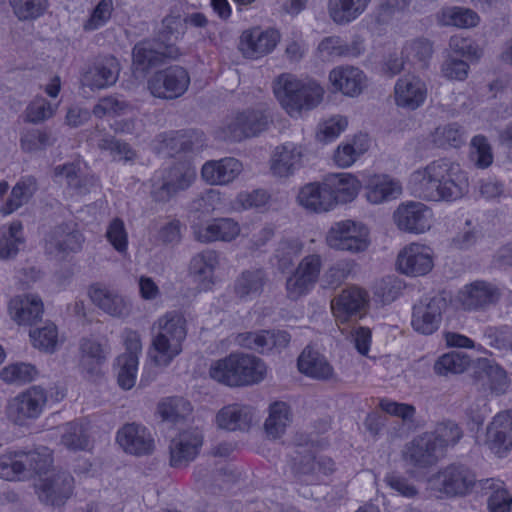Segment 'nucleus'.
<instances>
[{"mask_svg":"<svg viewBox=\"0 0 512 512\" xmlns=\"http://www.w3.org/2000/svg\"><path fill=\"white\" fill-rule=\"evenodd\" d=\"M408 187L416 197L431 202L451 203L469 192V179L460 164L439 158L414 170Z\"/></svg>","mask_w":512,"mask_h":512,"instance_id":"nucleus-1","label":"nucleus"},{"mask_svg":"<svg viewBox=\"0 0 512 512\" xmlns=\"http://www.w3.org/2000/svg\"><path fill=\"white\" fill-rule=\"evenodd\" d=\"M150 357L157 366H168L183 350L187 337V322L177 311L158 317L151 328Z\"/></svg>","mask_w":512,"mask_h":512,"instance_id":"nucleus-2","label":"nucleus"},{"mask_svg":"<svg viewBox=\"0 0 512 512\" xmlns=\"http://www.w3.org/2000/svg\"><path fill=\"white\" fill-rule=\"evenodd\" d=\"M274 94L291 117H299L303 111L317 107L324 96V89L314 80H301L285 73L274 82Z\"/></svg>","mask_w":512,"mask_h":512,"instance_id":"nucleus-3","label":"nucleus"},{"mask_svg":"<svg viewBox=\"0 0 512 512\" xmlns=\"http://www.w3.org/2000/svg\"><path fill=\"white\" fill-rule=\"evenodd\" d=\"M50 451L42 447L33 451H16L0 457V477L8 481L24 480L41 475L52 465Z\"/></svg>","mask_w":512,"mask_h":512,"instance_id":"nucleus-4","label":"nucleus"},{"mask_svg":"<svg viewBox=\"0 0 512 512\" xmlns=\"http://www.w3.org/2000/svg\"><path fill=\"white\" fill-rule=\"evenodd\" d=\"M477 483L476 474L470 467L451 463L427 479V488L440 497H462L470 494Z\"/></svg>","mask_w":512,"mask_h":512,"instance_id":"nucleus-5","label":"nucleus"},{"mask_svg":"<svg viewBox=\"0 0 512 512\" xmlns=\"http://www.w3.org/2000/svg\"><path fill=\"white\" fill-rule=\"evenodd\" d=\"M196 177V167L191 162H177L154 174L151 179V196L157 202H167L179 192L187 190Z\"/></svg>","mask_w":512,"mask_h":512,"instance_id":"nucleus-6","label":"nucleus"},{"mask_svg":"<svg viewBox=\"0 0 512 512\" xmlns=\"http://www.w3.org/2000/svg\"><path fill=\"white\" fill-rule=\"evenodd\" d=\"M34 484L38 500L54 509H61L74 492V478L66 471L47 468Z\"/></svg>","mask_w":512,"mask_h":512,"instance_id":"nucleus-7","label":"nucleus"},{"mask_svg":"<svg viewBox=\"0 0 512 512\" xmlns=\"http://www.w3.org/2000/svg\"><path fill=\"white\" fill-rule=\"evenodd\" d=\"M269 116L261 109H246L227 117L221 128L223 138L239 142L267 130Z\"/></svg>","mask_w":512,"mask_h":512,"instance_id":"nucleus-8","label":"nucleus"},{"mask_svg":"<svg viewBox=\"0 0 512 512\" xmlns=\"http://www.w3.org/2000/svg\"><path fill=\"white\" fill-rule=\"evenodd\" d=\"M368 234L365 225L352 220H344L331 226L326 236V242L330 248L357 253L367 249Z\"/></svg>","mask_w":512,"mask_h":512,"instance_id":"nucleus-9","label":"nucleus"},{"mask_svg":"<svg viewBox=\"0 0 512 512\" xmlns=\"http://www.w3.org/2000/svg\"><path fill=\"white\" fill-rule=\"evenodd\" d=\"M447 308L448 302L441 295L421 298L413 306L411 319L413 329L423 335L433 334L439 329Z\"/></svg>","mask_w":512,"mask_h":512,"instance_id":"nucleus-10","label":"nucleus"},{"mask_svg":"<svg viewBox=\"0 0 512 512\" xmlns=\"http://www.w3.org/2000/svg\"><path fill=\"white\" fill-rule=\"evenodd\" d=\"M47 403V394L39 386H32L11 399L7 405V416L15 424L24 425L37 419Z\"/></svg>","mask_w":512,"mask_h":512,"instance_id":"nucleus-11","label":"nucleus"},{"mask_svg":"<svg viewBox=\"0 0 512 512\" xmlns=\"http://www.w3.org/2000/svg\"><path fill=\"white\" fill-rule=\"evenodd\" d=\"M321 269L322 257L319 254L305 256L286 280L288 297L297 300L308 294L317 283Z\"/></svg>","mask_w":512,"mask_h":512,"instance_id":"nucleus-12","label":"nucleus"},{"mask_svg":"<svg viewBox=\"0 0 512 512\" xmlns=\"http://www.w3.org/2000/svg\"><path fill=\"white\" fill-rule=\"evenodd\" d=\"M190 84L188 72L180 66H171L156 72L148 81L151 94L158 98L175 99L183 95Z\"/></svg>","mask_w":512,"mask_h":512,"instance_id":"nucleus-13","label":"nucleus"},{"mask_svg":"<svg viewBox=\"0 0 512 512\" xmlns=\"http://www.w3.org/2000/svg\"><path fill=\"white\" fill-rule=\"evenodd\" d=\"M402 457L415 470L431 468L445 458L426 432L417 435L405 445Z\"/></svg>","mask_w":512,"mask_h":512,"instance_id":"nucleus-14","label":"nucleus"},{"mask_svg":"<svg viewBox=\"0 0 512 512\" xmlns=\"http://www.w3.org/2000/svg\"><path fill=\"white\" fill-rule=\"evenodd\" d=\"M84 237L73 223L56 226L46 237L45 251L56 259H64L70 253L82 249Z\"/></svg>","mask_w":512,"mask_h":512,"instance_id":"nucleus-15","label":"nucleus"},{"mask_svg":"<svg viewBox=\"0 0 512 512\" xmlns=\"http://www.w3.org/2000/svg\"><path fill=\"white\" fill-rule=\"evenodd\" d=\"M432 210L422 202L408 201L400 204L393 218L397 227L405 232L421 234L432 226Z\"/></svg>","mask_w":512,"mask_h":512,"instance_id":"nucleus-16","label":"nucleus"},{"mask_svg":"<svg viewBox=\"0 0 512 512\" xmlns=\"http://www.w3.org/2000/svg\"><path fill=\"white\" fill-rule=\"evenodd\" d=\"M397 266L399 271L407 276H424L433 269V250L424 244L411 243L399 252Z\"/></svg>","mask_w":512,"mask_h":512,"instance_id":"nucleus-17","label":"nucleus"},{"mask_svg":"<svg viewBox=\"0 0 512 512\" xmlns=\"http://www.w3.org/2000/svg\"><path fill=\"white\" fill-rule=\"evenodd\" d=\"M88 294L95 306L114 318L124 319L132 313L131 300L115 289L95 283L89 287Z\"/></svg>","mask_w":512,"mask_h":512,"instance_id":"nucleus-18","label":"nucleus"},{"mask_svg":"<svg viewBox=\"0 0 512 512\" xmlns=\"http://www.w3.org/2000/svg\"><path fill=\"white\" fill-rule=\"evenodd\" d=\"M427 93L426 83L413 74L400 77L394 85L395 104L407 111H414L421 107L427 98Z\"/></svg>","mask_w":512,"mask_h":512,"instance_id":"nucleus-19","label":"nucleus"},{"mask_svg":"<svg viewBox=\"0 0 512 512\" xmlns=\"http://www.w3.org/2000/svg\"><path fill=\"white\" fill-rule=\"evenodd\" d=\"M203 436L197 429L180 432L169 445L170 465L174 468L187 466L199 453Z\"/></svg>","mask_w":512,"mask_h":512,"instance_id":"nucleus-20","label":"nucleus"},{"mask_svg":"<svg viewBox=\"0 0 512 512\" xmlns=\"http://www.w3.org/2000/svg\"><path fill=\"white\" fill-rule=\"evenodd\" d=\"M501 297L500 289L486 281H474L460 291L459 299L465 310H483L496 305Z\"/></svg>","mask_w":512,"mask_h":512,"instance_id":"nucleus-21","label":"nucleus"},{"mask_svg":"<svg viewBox=\"0 0 512 512\" xmlns=\"http://www.w3.org/2000/svg\"><path fill=\"white\" fill-rule=\"evenodd\" d=\"M279 39L277 30L255 27L242 33L240 50L246 58L258 59L272 52Z\"/></svg>","mask_w":512,"mask_h":512,"instance_id":"nucleus-22","label":"nucleus"},{"mask_svg":"<svg viewBox=\"0 0 512 512\" xmlns=\"http://www.w3.org/2000/svg\"><path fill=\"white\" fill-rule=\"evenodd\" d=\"M191 228L194 239L201 243L231 242L241 231L239 223L232 218H217L204 224H193Z\"/></svg>","mask_w":512,"mask_h":512,"instance_id":"nucleus-23","label":"nucleus"},{"mask_svg":"<svg viewBox=\"0 0 512 512\" xmlns=\"http://www.w3.org/2000/svg\"><path fill=\"white\" fill-rule=\"evenodd\" d=\"M54 176L65 181L67 187L77 195H86L97 186L95 175L89 173L81 161L68 162L54 168Z\"/></svg>","mask_w":512,"mask_h":512,"instance_id":"nucleus-24","label":"nucleus"},{"mask_svg":"<svg viewBox=\"0 0 512 512\" xmlns=\"http://www.w3.org/2000/svg\"><path fill=\"white\" fill-rule=\"evenodd\" d=\"M367 304L366 291L358 287H349L331 301V309L337 321L346 322L352 317H360Z\"/></svg>","mask_w":512,"mask_h":512,"instance_id":"nucleus-25","label":"nucleus"},{"mask_svg":"<svg viewBox=\"0 0 512 512\" xmlns=\"http://www.w3.org/2000/svg\"><path fill=\"white\" fill-rule=\"evenodd\" d=\"M487 445L502 457L512 449V410L495 415L487 427Z\"/></svg>","mask_w":512,"mask_h":512,"instance_id":"nucleus-26","label":"nucleus"},{"mask_svg":"<svg viewBox=\"0 0 512 512\" xmlns=\"http://www.w3.org/2000/svg\"><path fill=\"white\" fill-rule=\"evenodd\" d=\"M402 194L400 181L388 174L367 176L364 182V196L371 204L377 205L397 199Z\"/></svg>","mask_w":512,"mask_h":512,"instance_id":"nucleus-27","label":"nucleus"},{"mask_svg":"<svg viewBox=\"0 0 512 512\" xmlns=\"http://www.w3.org/2000/svg\"><path fill=\"white\" fill-rule=\"evenodd\" d=\"M133 64L141 70L160 64L165 58H176L178 50L173 45H164L159 41H142L133 48Z\"/></svg>","mask_w":512,"mask_h":512,"instance_id":"nucleus-28","label":"nucleus"},{"mask_svg":"<svg viewBox=\"0 0 512 512\" xmlns=\"http://www.w3.org/2000/svg\"><path fill=\"white\" fill-rule=\"evenodd\" d=\"M117 441L125 452L137 456L151 453L154 447L148 429L136 423L124 425L117 433Z\"/></svg>","mask_w":512,"mask_h":512,"instance_id":"nucleus-29","label":"nucleus"},{"mask_svg":"<svg viewBox=\"0 0 512 512\" xmlns=\"http://www.w3.org/2000/svg\"><path fill=\"white\" fill-rule=\"evenodd\" d=\"M237 341L245 348L265 353L273 349L285 348L290 342V335L283 330H263L239 334Z\"/></svg>","mask_w":512,"mask_h":512,"instance_id":"nucleus-30","label":"nucleus"},{"mask_svg":"<svg viewBox=\"0 0 512 512\" xmlns=\"http://www.w3.org/2000/svg\"><path fill=\"white\" fill-rule=\"evenodd\" d=\"M301 147L292 142L279 145L273 151L270 160V169L277 177H289L301 167Z\"/></svg>","mask_w":512,"mask_h":512,"instance_id":"nucleus-31","label":"nucleus"},{"mask_svg":"<svg viewBox=\"0 0 512 512\" xmlns=\"http://www.w3.org/2000/svg\"><path fill=\"white\" fill-rule=\"evenodd\" d=\"M219 265V253L212 249H205L192 257L189 272L195 282L203 289H208L214 284V273Z\"/></svg>","mask_w":512,"mask_h":512,"instance_id":"nucleus-32","label":"nucleus"},{"mask_svg":"<svg viewBox=\"0 0 512 512\" xmlns=\"http://www.w3.org/2000/svg\"><path fill=\"white\" fill-rule=\"evenodd\" d=\"M241 171V162L227 157L206 162L201 169V176L210 185H225L232 182Z\"/></svg>","mask_w":512,"mask_h":512,"instance_id":"nucleus-33","label":"nucleus"},{"mask_svg":"<svg viewBox=\"0 0 512 512\" xmlns=\"http://www.w3.org/2000/svg\"><path fill=\"white\" fill-rule=\"evenodd\" d=\"M235 365V387L258 384L266 377V364L254 355L236 353Z\"/></svg>","mask_w":512,"mask_h":512,"instance_id":"nucleus-34","label":"nucleus"},{"mask_svg":"<svg viewBox=\"0 0 512 512\" xmlns=\"http://www.w3.org/2000/svg\"><path fill=\"white\" fill-rule=\"evenodd\" d=\"M256 412L248 405L231 404L223 407L216 415L219 428L228 431H247L251 427Z\"/></svg>","mask_w":512,"mask_h":512,"instance_id":"nucleus-35","label":"nucleus"},{"mask_svg":"<svg viewBox=\"0 0 512 512\" xmlns=\"http://www.w3.org/2000/svg\"><path fill=\"white\" fill-rule=\"evenodd\" d=\"M365 79L363 71L353 66H339L329 73V81L334 89L351 97L363 91Z\"/></svg>","mask_w":512,"mask_h":512,"instance_id":"nucleus-36","label":"nucleus"},{"mask_svg":"<svg viewBox=\"0 0 512 512\" xmlns=\"http://www.w3.org/2000/svg\"><path fill=\"white\" fill-rule=\"evenodd\" d=\"M9 313L18 324L32 325L41 319L43 302L37 295H19L10 300Z\"/></svg>","mask_w":512,"mask_h":512,"instance_id":"nucleus-37","label":"nucleus"},{"mask_svg":"<svg viewBox=\"0 0 512 512\" xmlns=\"http://www.w3.org/2000/svg\"><path fill=\"white\" fill-rule=\"evenodd\" d=\"M298 203L305 209L321 213L332 210L331 191L326 183H308L297 196Z\"/></svg>","mask_w":512,"mask_h":512,"instance_id":"nucleus-38","label":"nucleus"},{"mask_svg":"<svg viewBox=\"0 0 512 512\" xmlns=\"http://www.w3.org/2000/svg\"><path fill=\"white\" fill-rule=\"evenodd\" d=\"M325 183L331 191L332 209L337 204L353 201L360 189L357 178L349 173L331 175Z\"/></svg>","mask_w":512,"mask_h":512,"instance_id":"nucleus-39","label":"nucleus"},{"mask_svg":"<svg viewBox=\"0 0 512 512\" xmlns=\"http://www.w3.org/2000/svg\"><path fill=\"white\" fill-rule=\"evenodd\" d=\"M372 0H328L327 11L337 25H347L360 17Z\"/></svg>","mask_w":512,"mask_h":512,"instance_id":"nucleus-40","label":"nucleus"},{"mask_svg":"<svg viewBox=\"0 0 512 512\" xmlns=\"http://www.w3.org/2000/svg\"><path fill=\"white\" fill-rule=\"evenodd\" d=\"M474 377L482 386H487L497 394H503L510 383L506 371L487 359L479 361L474 370Z\"/></svg>","mask_w":512,"mask_h":512,"instance_id":"nucleus-41","label":"nucleus"},{"mask_svg":"<svg viewBox=\"0 0 512 512\" xmlns=\"http://www.w3.org/2000/svg\"><path fill=\"white\" fill-rule=\"evenodd\" d=\"M436 21L440 26L468 29L476 27L480 22V17L469 8L445 6L436 13Z\"/></svg>","mask_w":512,"mask_h":512,"instance_id":"nucleus-42","label":"nucleus"},{"mask_svg":"<svg viewBox=\"0 0 512 512\" xmlns=\"http://www.w3.org/2000/svg\"><path fill=\"white\" fill-rule=\"evenodd\" d=\"M119 75V65L114 57L98 61L85 74L84 81L91 88L102 89L113 85Z\"/></svg>","mask_w":512,"mask_h":512,"instance_id":"nucleus-43","label":"nucleus"},{"mask_svg":"<svg viewBox=\"0 0 512 512\" xmlns=\"http://www.w3.org/2000/svg\"><path fill=\"white\" fill-rule=\"evenodd\" d=\"M298 369L301 373L320 380L329 379L333 368L319 352L306 348L298 358Z\"/></svg>","mask_w":512,"mask_h":512,"instance_id":"nucleus-44","label":"nucleus"},{"mask_svg":"<svg viewBox=\"0 0 512 512\" xmlns=\"http://www.w3.org/2000/svg\"><path fill=\"white\" fill-rule=\"evenodd\" d=\"M37 189V181L34 177H22L12 188L10 197L0 207V213L9 215L18 210L30 201Z\"/></svg>","mask_w":512,"mask_h":512,"instance_id":"nucleus-45","label":"nucleus"},{"mask_svg":"<svg viewBox=\"0 0 512 512\" xmlns=\"http://www.w3.org/2000/svg\"><path fill=\"white\" fill-rule=\"evenodd\" d=\"M61 444L71 451L88 450L91 445L88 424L75 420L61 426Z\"/></svg>","mask_w":512,"mask_h":512,"instance_id":"nucleus-46","label":"nucleus"},{"mask_svg":"<svg viewBox=\"0 0 512 512\" xmlns=\"http://www.w3.org/2000/svg\"><path fill=\"white\" fill-rule=\"evenodd\" d=\"M292 422L290 406L282 401H277L269 406V414L264 423L267 435L271 438H280Z\"/></svg>","mask_w":512,"mask_h":512,"instance_id":"nucleus-47","label":"nucleus"},{"mask_svg":"<svg viewBox=\"0 0 512 512\" xmlns=\"http://www.w3.org/2000/svg\"><path fill=\"white\" fill-rule=\"evenodd\" d=\"M426 433L445 457L448 449L456 446L463 437L462 428L451 420L437 423L433 430Z\"/></svg>","mask_w":512,"mask_h":512,"instance_id":"nucleus-48","label":"nucleus"},{"mask_svg":"<svg viewBox=\"0 0 512 512\" xmlns=\"http://www.w3.org/2000/svg\"><path fill=\"white\" fill-rule=\"evenodd\" d=\"M481 490L488 494V506L490 512H510L512 506V496L504 488V483L500 480L485 479L480 480Z\"/></svg>","mask_w":512,"mask_h":512,"instance_id":"nucleus-49","label":"nucleus"},{"mask_svg":"<svg viewBox=\"0 0 512 512\" xmlns=\"http://www.w3.org/2000/svg\"><path fill=\"white\" fill-rule=\"evenodd\" d=\"M318 53L322 60L329 61L336 57L358 56L361 52L359 43L346 44L339 36L325 37L318 45Z\"/></svg>","mask_w":512,"mask_h":512,"instance_id":"nucleus-50","label":"nucleus"},{"mask_svg":"<svg viewBox=\"0 0 512 512\" xmlns=\"http://www.w3.org/2000/svg\"><path fill=\"white\" fill-rule=\"evenodd\" d=\"M430 138L437 148H458L465 143L466 132L458 123H449L435 128Z\"/></svg>","mask_w":512,"mask_h":512,"instance_id":"nucleus-51","label":"nucleus"},{"mask_svg":"<svg viewBox=\"0 0 512 512\" xmlns=\"http://www.w3.org/2000/svg\"><path fill=\"white\" fill-rule=\"evenodd\" d=\"M266 280L262 269H251L241 273L235 282V293L240 298L255 296L261 293Z\"/></svg>","mask_w":512,"mask_h":512,"instance_id":"nucleus-52","label":"nucleus"},{"mask_svg":"<svg viewBox=\"0 0 512 512\" xmlns=\"http://www.w3.org/2000/svg\"><path fill=\"white\" fill-rule=\"evenodd\" d=\"M23 226L20 222H13L8 228H0V258L10 259L17 255L19 245L24 243L22 235Z\"/></svg>","mask_w":512,"mask_h":512,"instance_id":"nucleus-53","label":"nucleus"},{"mask_svg":"<svg viewBox=\"0 0 512 512\" xmlns=\"http://www.w3.org/2000/svg\"><path fill=\"white\" fill-rule=\"evenodd\" d=\"M470 357L462 352H450L442 355L434 364V371L437 375L447 376L449 374H460L470 366Z\"/></svg>","mask_w":512,"mask_h":512,"instance_id":"nucleus-54","label":"nucleus"},{"mask_svg":"<svg viewBox=\"0 0 512 512\" xmlns=\"http://www.w3.org/2000/svg\"><path fill=\"white\" fill-rule=\"evenodd\" d=\"M367 145L360 137L341 143L334 152L333 160L338 167H350L366 150Z\"/></svg>","mask_w":512,"mask_h":512,"instance_id":"nucleus-55","label":"nucleus"},{"mask_svg":"<svg viewBox=\"0 0 512 512\" xmlns=\"http://www.w3.org/2000/svg\"><path fill=\"white\" fill-rule=\"evenodd\" d=\"M303 244L299 239H282L278 242L274 252V258L280 270L285 271L290 268L294 260L300 255Z\"/></svg>","mask_w":512,"mask_h":512,"instance_id":"nucleus-56","label":"nucleus"},{"mask_svg":"<svg viewBox=\"0 0 512 512\" xmlns=\"http://www.w3.org/2000/svg\"><path fill=\"white\" fill-rule=\"evenodd\" d=\"M236 353L212 362L209 375L210 377L224 385L235 387V368Z\"/></svg>","mask_w":512,"mask_h":512,"instance_id":"nucleus-57","label":"nucleus"},{"mask_svg":"<svg viewBox=\"0 0 512 512\" xmlns=\"http://www.w3.org/2000/svg\"><path fill=\"white\" fill-rule=\"evenodd\" d=\"M30 337L35 348L53 353L59 344L58 330L53 323H46L41 328L30 330Z\"/></svg>","mask_w":512,"mask_h":512,"instance_id":"nucleus-58","label":"nucleus"},{"mask_svg":"<svg viewBox=\"0 0 512 512\" xmlns=\"http://www.w3.org/2000/svg\"><path fill=\"white\" fill-rule=\"evenodd\" d=\"M38 371L35 366L29 363H15L4 367L0 376L9 384L22 385L35 379Z\"/></svg>","mask_w":512,"mask_h":512,"instance_id":"nucleus-59","label":"nucleus"},{"mask_svg":"<svg viewBox=\"0 0 512 512\" xmlns=\"http://www.w3.org/2000/svg\"><path fill=\"white\" fill-rule=\"evenodd\" d=\"M191 410L190 402L182 397H169L162 400L158 405V412L161 417L172 422L185 418Z\"/></svg>","mask_w":512,"mask_h":512,"instance_id":"nucleus-60","label":"nucleus"},{"mask_svg":"<svg viewBox=\"0 0 512 512\" xmlns=\"http://www.w3.org/2000/svg\"><path fill=\"white\" fill-rule=\"evenodd\" d=\"M9 4L19 20H32L44 14L48 0H9Z\"/></svg>","mask_w":512,"mask_h":512,"instance_id":"nucleus-61","label":"nucleus"},{"mask_svg":"<svg viewBox=\"0 0 512 512\" xmlns=\"http://www.w3.org/2000/svg\"><path fill=\"white\" fill-rule=\"evenodd\" d=\"M402 54L407 60L417 61L424 68L433 54V45L427 39H415L404 46Z\"/></svg>","mask_w":512,"mask_h":512,"instance_id":"nucleus-62","label":"nucleus"},{"mask_svg":"<svg viewBox=\"0 0 512 512\" xmlns=\"http://www.w3.org/2000/svg\"><path fill=\"white\" fill-rule=\"evenodd\" d=\"M57 106H53L43 97L35 98L25 110V121L38 124L50 119L56 112Z\"/></svg>","mask_w":512,"mask_h":512,"instance_id":"nucleus-63","label":"nucleus"},{"mask_svg":"<svg viewBox=\"0 0 512 512\" xmlns=\"http://www.w3.org/2000/svg\"><path fill=\"white\" fill-rule=\"evenodd\" d=\"M470 158L481 169L489 167L493 162L491 146L483 135H476L471 140Z\"/></svg>","mask_w":512,"mask_h":512,"instance_id":"nucleus-64","label":"nucleus"}]
</instances>
